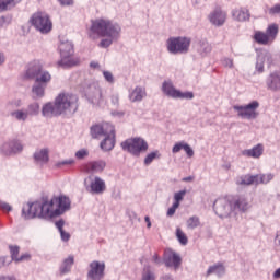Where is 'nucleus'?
Instances as JSON below:
<instances>
[{"mask_svg": "<svg viewBox=\"0 0 280 280\" xmlns=\"http://www.w3.org/2000/svg\"><path fill=\"white\" fill-rule=\"evenodd\" d=\"M69 209H71V199L67 196L54 197L50 200L44 197L42 201L26 203L22 209V217L24 220H34V218L51 220L62 215Z\"/></svg>", "mask_w": 280, "mask_h": 280, "instance_id": "1", "label": "nucleus"}, {"mask_svg": "<svg viewBox=\"0 0 280 280\" xmlns=\"http://www.w3.org/2000/svg\"><path fill=\"white\" fill-rule=\"evenodd\" d=\"M88 35L92 40L103 38L100 42L98 47L107 49L113 43L119 40V36H121V26L105 19L92 20Z\"/></svg>", "mask_w": 280, "mask_h": 280, "instance_id": "2", "label": "nucleus"}, {"mask_svg": "<svg viewBox=\"0 0 280 280\" xmlns=\"http://www.w3.org/2000/svg\"><path fill=\"white\" fill-rule=\"evenodd\" d=\"M82 93L90 104L93 106H100L104 102V96L102 95V86L97 81H85L82 84Z\"/></svg>", "mask_w": 280, "mask_h": 280, "instance_id": "3", "label": "nucleus"}, {"mask_svg": "<svg viewBox=\"0 0 280 280\" xmlns=\"http://www.w3.org/2000/svg\"><path fill=\"white\" fill-rule=\"evenodd\" d=\"M55 104L60 115L73 114L78 110V96L70 93H60L56 97Z\"/></svg>", "mask_w": 280, "mask_h": 280, "instance_id": "4", "label": "nucleus"}, {"mask_svg": "<svg viewBox=\"0 0 280 280\" xmlns=\"http://www.w3.org/2000/svg\"><path fill=\"white\" fill-rule=\"evenodd\" d=\"M191 45V38L189 37H170L166 40V48L170 54H188Z\"/></svg>", "mask_w": 280, "mask_h": 280, "instance_id": "5", "label": "nucleus"}, {"mask_svg": "<svg viewBox=\"0 0 280 280\" xmlns=\"http://www.w3.org/2000/svg\"><path fill=\"white\" fill-rule=\"evenodd\" d=\"M125 152H129L133 156H140L141 152H148V142L142 138H130L121 142Z\"/></svg>", "mask_w": 280, "mask_h": 280, "instance_id": "6", "label": "nucleus"}, {"mask_svg": "<svg viewBox=\"0 0 280 280\" xmlns=\"http://www.w3.org/2000/svg\"><path fill=\"white\" fill-rule=\"evenodd\" d=\"M31 23L42 34H49L54 27L51 19H49V14L42 11L32 15Z\"/></svg>", "mask_w": 280, "mask_h": 280, "instance_id": "7", "label": "nucleus"}, {"mask_svg": "<svg viewBox=\"0 0 280 280\" xmlns=\"http://www.w3.org/2000/svg\"><path fill=\"white\" fill-rule=\"evenodd\" d=\"M233 108L242 119H257L259 117V112H257L259 102L257 101H253L247 105H234Z\"/></svg>", "mask_w": 280, "mask_h": 280, "instance_id": "8", "label": "nucleus"}, {"mask_svg": "<svg viewBox=\"0 0 280 280\" xmlns=\"http://www.w3.org/2000/svg\"><path fill=\"white\" fill-rule=\"evenodd\" d=\"M51 82V73L43 72L40 77L35 80V83L32 88V93L34 98L45 97V90L47 84Z\"/></svg>", "mask_w": 280, "mask_h": 280, "instance_id": "9", "label": "nucleus"}, {"mask_svg": "<svg viewBox=\"0 0 280 280\" xmlns=\"http://www.w3.org/2000/svg\"><path fill=\"white\" fill-rule=\"evenodd\" d=\"M213 210L219 218H229L233 210V200L226 198H219L213 203Z\"/></svg>", "mask_w": 280, "mask_h": 280, "instance_id": "10", "label": "nucleus"}, {"mask_svg": "<svg viewBox=\"0 0 280 280\" xmlns=\"http://www.w3.org/2000/svg\"><path fill=\"white\" fill-rule=\"evenodd\" d=\"M43 62L34 60L28 63L27 69L24 73L25 80H38L43 73H49V71L43 69Z\"/></svg>", "mask_w": 280, "mask_h": 280, "instance_id": "11", "label": "nucleus"}, {"mask_svg": "<svg viewBox=\"0 0 280 280\" xmlns=\"http://www.w3.org/2000/svg\"><path fill=\"white\" fill-rule=\"evenodd\" d=\"M90 180V185L86 184V179L84 180V185H85V189L86 191H89V194H104V191H106V182H104V179H102L98 176L89 177Z\"/></svg>", "mask_w": 280, "mask_h": 280, "instance_id": "12", "label": "nucleus"}, {"mask_svg": "<svg viewBox=\"0 0 280 280\" xmlns=\"http://www.w3.org/2000/svg\"><path fill=\"white\" fill-rule=\"evenodd\" d=\"M163 261L166 268H174V270H178L183 264V258H180V255H178L176 252L165 249Z\"/></svg>", "mask_w": 280, "mask_h": 280, "instance_id": "13", "label": "nucleus"}, {"mask_svg": "<svg viewBox=\"0 0 280 280\" xmlns=\"http://www.w3.org/2000/svg\"><path fill=\"white\" fill-rule=\"evenodd\" d=\"M104 270H106V264L94 260L90 264V270L88 271V279L102 280L104 279Z\"/></svg>", "mask_w": 280, "mask_h": 280, "instance_id": "14", "label": "nucleus"}, {"mask_svg": "<svg viewBox=\"0 0 280 280\" xmlns=\"http://www.w3.org/2000/svg\"><path fill=\"white\" fill-rule=\"evenodd\" d=\"M110 132H115V126L109 122H103L101 125H94L91 127V135L93 139H100L101 137H105Z\"/></svg>", "mask_w": 280, "mask_h": 280, "instance_id": "15", "label": "nucleus"}, {"mask_svg": "<svg viewBox=\"0 0 280 280\" xmlns=\"http://www.w3.org/2000/svg\"><path fill=\"white\" fill-rule=\"evenodd\" d=\"M272 54L268 52L267 50H261L258 52L257 60H256V71L257 73H264V65H268V67H272Z\"/></svg>", "mask_w": 280, "mask_h": 280, "instance_id": "16", "label": "nucleus"}, {"mask_svg": "<svg viewBox=\"0 0 280 280\" xmlns=\"http://www.w3.org/2000/svg\"><path fill=\"white\" fill-rule=\"evenodd\" d=\"M208 19L215 27H222L226 23V12L217 8L209 14Z\"/></svg>", "mask_w": 280, "mask_h": 280, "instance_id": "17", "label": "nucleus"}, {"mask_svg": "<svg viewBox=\"0 0 280 280\" xmlns=\"http://www.w3.org/2000/svg\"><path fill=\"white\" fill-rule=\"evenodd\" d=\"M2 152L7 156H10V154H19L23 152V143L16 139L10 140L2 145Z\"/></svg>", "mask_w": 280, "mask_h": 280, "instance_id": "18", "label": "nucleus"}, {"mask_svg": "<svg viewBox=\"0 0 280 280\" xmlns=\"http://www.w3.org/2000/svg\"><path fill=\"white\" fill-rule=\"evenodd\" d=\"M232 19L238 23L250 21V11L246 8H236L232 10Z\"/></svg>", "mask_w": 280, "mask_h": 280, "instance_id": "19", "label": "nucleus"}, {"mask_svg": "<svg viewBox=\"0 0 280 280\" xmlns=\"http://www.w3.org/2000/svg\"><path fill=\"white\" fill-rule=\"evenodd\" d=\"M266 85L269 91H280V72L270 73L266 80Z\"/></svg>", "mask_w": 280, "mask_h": 280, "instance_id": "20", "label": "nucleus"}, {"mask_svg": "<svg viewBox=\"0 0 280 280\" xmlns=\"http://www.w3.org/2000/svg\"><path fill=\"white\" fill-rule=\"evenodd\" d=\"M42 115L43 117L51 119V117H59L61 114L56 103H46L42 108Z\"/></svg>", "mask_w": 280, "mask_h": 280, "instance_id": "21", "label": "nucleus"}, {"mask_svg": "<svg viewBox=\"0 0 280 280\" xmlns=\"http://www.w3.org/2000/svg\"><path fill=\"white\" fill-rule=\"evenodd\" d=\"M232 207L234 211H248L250 209V203L244 197H236L232 199Z\"/></svg>", "mask_w": 280, "mask_h": 280, "instance_id": "22", "label": "nucleus"}, {"mask_svg": "<svg viewBox=\"0 0 280 280\" xmlns=\"http://www.w3.org/2000/svg\"><path fill=\"white\" fill-rule=\"evenodd\" d=\"M148 93L145 92V88L143 86H136L130 93H129V100L130 102H143V98H145Z\"/></svg>", "mask_w": 280, "mask_h": 280, "instance_id": "23", "label": "nucleus"}, {"mask_svg": "<svg viewBox=\"0 0 280 280\" xmlns=\"http://www.w3.org/2000/svg\"><path fill=\"white\" fill-rule=\"evenodd\" d=\"M34 160L37 165H40V167H43V165H47V163H49V150L42 149L35 152Z\"/></svg>", "mask_w": 280, "mask_h": 280, "instance_id": "24", "label": "nucleus"}, {"mask_svg": "<svg viewBox=\"0 0 280 280\" xmlns=\"http://www.w3.org/2000/svg\"><path fill=\"white\" fill-rule=\"evenodd\" d=\"M104 140L101 142V148L105 152H110L115 148V129L114 132H109L107 136H104Z\"/></svg>", "mask_w": 280, "mask_h": 280, "instance_id": "25", "label": "nucleus"}, {"mask_svg": "<svg viewBox=\"0 0 280 280\" xmlns=\"http://www.w3.org/2000/svg\"><path fill=\"white\" fill-rule=\"evenodd\" d=\"M106 162L104 161L90 162L86 165V172H89L90 174H100L101 172H104Z\"/></svg>", "mask_w": 280, "mask_h": 280, "instance_id": "26", "label": "nucleus"}, {"mask_svg": "<svg viewBox=\"0 0 280 280\" xmlns=\"http://www.w3.org/2000/svg\"><path fill=\"white\" fill-rule=\"evenodd\" d=\"M243 156H248L252 159H259L264 154V145L257 144L253 149H246L242 151Z\"/></svg>", "mask_w": 280, "mask_h": 280, "instance_id": "27", "label": "nucleus"}, {"mask_svg": "<svg viewBox=\"0 0 280 280\" xmlns=\"http://www.w3.org/2000/svg\"><path fill=\"white\" fill-rule=\"evenodd\" d=\"M212 49L213 47H211V44H209L207 39L200 40L196 46V50L199 52L201 58L209 56V52L212 51Z\"/></svg>", "mask_w": 280, "mask_h": 280, "instance_id": "28", "label": "nucleus"}, {"mask_svg": "<svg viewBox=\"0 0 280 280\" xmlns=\"http://www.w3.org/2000/svg\"><path fill=\"white\" fill-rule=\"evenodd\" d=\"M162 91L167 95V97H173V100H176L178 95V90L174 88V84L172 81H164L162 84Z\"/></svg>", "mask_w": 280, "mask_h": 280, "instance_id": "29", "label": "nucleus"}, {"mask_svg": "<svg viewBox=\"0 0 280 280\" xmlns=\"http://www.w3.org/2000/svg\"><path fill=\"white\" fill-rule=\"evenodd\" d=\"M61 58H69L73 56V44L71 42H61L59 45Z\"/></svg>", "mask_w": 280, "mask_h": 280, "instance_id": "30", "label": "nucleus"}, {"mask_svg": "<svg viewBox=\"0 0 280 280\" xmlns=\"http://www.w3.org/2000/svg\"><path fill=\"white\" fill-rule=\"evenodd\" d=\"M80 60L73 57H61V60L58 61V66L62 67V69H69L71 67H75L79 65Z\"/></svg>", "mask_w": 280, "mask_h": 280, "instance_id": "31", "label": "nucleus"}, {"mask_svg": "<svg viewBox=\"0 0 280 280\" xmlns=\"http://www.w3.org/2000/svg\"><path fill=\"white\" fill-rule=\"evenodd\" d=\"M10 116L16 121H27L30 118L26 109H16L10 113Z\"/></svg>", "mask_w": 280, "mask_h": 280, "instance_id": "32", "label": "nucleus"}, {"mask_svg": "<svg viewBox=\"0 0 280 280\" xmlns=\"http://www.w3.org/2000/svg\"><path fill=\"white\" fill-rule=\"evenodd\" d=\"M55 226L58 229L60 235H61V240L62 242H69V240H71V234H69V232H66L62 228L65 226V221L61 219L57 222H55Z\"/></svg>", "mask_w": 280, "mask_h": 280, "instance_id": "33", "label": "nucleus"}, {"mask_svg": "<svg viewBox=\"0 0 280 280\" xmlns=\"http://www.w3.org/2000/svg\"><path fill=\"white\" fill-rule=\"evenodd\" d=\"M224 272H226V269L224 268V265L222 264H217L213 265L211 267H209L207 275H218V277H222V275H224Z\"/></svg>", "mask_w": 280, "mask_h": 280, "instance_id": "34", "label": "nucleus"}, {"mask_svg": "<svg viewBox=\"0 0 280 280\" xmlns=\"http://www.w3.org/2000/svg\"><path fill=\"white\" fill-rule=\"evenodd\" d=\"M254 40H256L258 45H268V43H270L268 35L261 31L255 33Z\"/></svg>", "mask_w": 280, "mask_h": 280, "instance_id": "35", "label": "nucleus"}, {"mask_svg": "<svg viewBox=\"0 0 280 280\" xmlns=\"http://www.w3.org/2000/svg\"><path fill=\"white\" fill-rule=\"evenodd\" d=\"M25 110L28 117H36L40 113V105L36 102L31 103Z\"/></svg>", "mask_w": 280, "mask_h": 280, "instance_id": "36", "label": "nucleus"}, {"mask_svg": "<svg viewBox=\"0 0 280 280\" xmlns=\"http://www.w3.org/2000/svg\"><path fill=\"white\" fill-rule=\"evenodd\" d=\"M22 0H2L0 1V12H5V10H11L18 3H21Z\"/></svg>", "mask_w": 280, "mask_h": 280, "instance_id": "37", "label": "nucleus"}, {"mask_svg": "<svg viewBox=\"0 0 280 280\" xmlns=\"http://www.w3.org/2000/svg\"><path fill=\"white\" fill-rule=\"evenodd\" d=\"M257 176V185H268L270 180L275 178V174L267 173V174H258Z\"/></svg>", "mask_w": 280, "mask_h": 280, "instance_id": "38", "label": "nucleus"}, {"mask_svg": "<svg viewBox=\"0 0 280 280\" xmlns=\"http://www.w3.org/2000/svg\"><path fill=\"white\" fill-rule=\"evenodd\" d=\"M73 266V256H69L63 260V264L60 267L61 275H67V272L71 271V267Z\"/></svg>", "mask_w": 280, "mask_h": 280, "instance_id": "39", "label": "nucleus"}, {"mask_svg": "<svg viewBox=\"0 0 280 280\" xmlns=\"http://www.w3.org/2000/svg\"><path fill=\"white\" fill-rule=\"evenodd\" d=\"M278 34H279V25L271 24L268 26L266 31V35L268 36L269 40H275Z\"/></svg>", "mask_w": 280, "mask_h": 280, "instance_id": "40", "label": "nucleus"}, {"mask_svg": "<svg viewBox=\"0 0 280 280\" xmlns=\"http://www.w3.org/2000/svg\"><path fill=\"white\" fill-rule=\"evenodd\" d=\"M186 224H187V228H188V229H191V230L198 229V226H200V218H199V217H196V215L190 217V218L187 220Z\"/></svg>", "mask_w": 280, "mask_h": 280, "instance_id": "41", "label": "nucleus"}, {"mask_svg": "<svg viewBox=\"0 0 280 280\" xmlns=\"http://www.w3.org/2000/svg\"><path fill=\"white\" fill-rule=\"evenodd\" d=\"M176 237L179 244H182V246H187V243L189 242V240L187 238V235L183 233V230H180V228L176 229Z\"/></svg>", "mask_w": 280, "mask_h": 280, "instance_id": "42", "label": "nucleus"}, {"mask_svg": "<svg viewBox=\"0 0 280 280\" xmlns=\"http://www.w3.org/2000/svg\"><path fill=\"white\" fill-rule=\"evenodd\" d=\"M241 183L242 185H258L257 175H246Z\"/></svg>", "mask_w": 280, "mask_h": 280, "instance_id": "43", "label": "nucleus"}, {"mask_svg": "<svg viewBox=\"0 0 280 280\" xmlns=\"http://www.w3.org/2000/svg\"><path fill=\"white\" fill-rule=\"evenodd\" d=\"M154 159H161L159 151H153L149 153L144 159V165H150Z\"/></svg>", "mask_w": 280, "mask_h": 280, "instance_id": "44", "label": "nucleus"}, {"mask_svg": "<svg viewBox=\"0 0 280 280\" xmlns=\"http://www.w3.org/2000/svg\"><path fill=\"white\" fill-rule=\"evenodd\" d=\"M175 100H194V92H180V90H178Z\"/></svg>", "mask_w": 280, "mask_h": 280, "instance_id": "45", "label": "nucleus"}, {"mask_svg": "<svg viewBox=\"0 0 280 280\" xmlns=\"http://www.w3.org/2000/svg\"><path fill=\"white\" fill-rule=\"evenodd\" d=\"M187 194V190H180L178 192H175L174 195V205H177V207H180V201L185 198V195Z\"/></svg>", "mask_w": 280, "mask_h": 280, "instance_id": "46", "label": "nucleus"}, {"mask_svg": "<svg viewBox=\"0 0 280 280\" xmlns=\"http://www.w3.org/2000/svg\"><path fill=\"white\" fill-rule=\"evenodd\" d=\"M184 148H185V141L177 142L173 147L172 152H173V154H178V152H180V150H184Z\"/></svg>", "mask_w": 280, "mask_h": 280, "instance_id": "47", "label": "nucleus"}, {"mask_svg": "<svg viewBox=\"0 0 280 280\" xmlns=\"http://www.w3.org/2000/svg\"><path fill=\"white\" fill-rule=\"evenodd\" d=\"M10 253L13 261H16L19 259V246H10Z\"/></svg>", "mask_w": 280, "mask_h": 280, "instance_id": "48", "label": "nucleus"}, {"mask_svg": "<svg viewBox=\"0 0 280 280\" xmlns=\"http://www.w3.org/2000/svg\"><path fill=\"white\" fill-rule=\"evenodd\" d=\"M103 75H104L106 82H109V84H113L115 82V77H113V72L104 71Z\"/></svg>", "mask_w": 280, "mask_h": 280, "instance_id": "49", "label": "nucleus"}, {"mask_svg": "<svg viewBox=\"0 0 280 280\" xmlns=\"http://www.w3.org/2000/svg\"><path fill=\"white\" fill-rule=\"evenodd\" d=\"M184 151L186 152L187 156L191 159L194 156V149L188 143L184 144Z\"/></svg>", "mask_w": 280, "mask_h": 280, "instance_id": "50", "label": "nucleus"}, {"mask_svg": "<svg viewBox=\"0 0 280 280\" xmlns=\"http://www.w3.org/2000/svg\"><path fill=\"white\" fill-rule=\"evenodd\" d=\"M269 14L275 16V14H280V4H276L269 9Z\"/></svg>", "mask_w": 280, "mask_h": 280, "instance_id": "51", "label": "nucleus"}, {"mask_svg": "<svg viewBox=\"0 0 280 280\" xmlns=\"http://www.w3.org/2000/svg\"><path fill=\"white\" fill-rule=\"evenodd\" d=\"M0 209H2V211H7L9 213V211H12V206H10V203H8V202L0 201Z\"/></svg>", "mask_w": 280, "mask_h": 280, "instance_id": "52", "label": "nucleus"}, {"mask_svg": "<svg viewBox=\"0 0 280 280\" xmlns=\"http://www.w3.org/2000/svg\"><path fill=\"white\" fill-rule=\"evenodd\" d=\"M178 203H173V206L167 210L168 218H172L174 213H176V209H178Z\"/></svg>", "mask_w": 280, "mask_h": 280, "instance_id": "53", "label": "nucleus"}, {"mask_svg": "<svg viewBox=\"0 0 280 280\" xmlns=\"http://www.w3.org/2000/svg\"><path fill=\"white\" fill-rule=\"evenodd\" d=\"M75 156L77 159H84V156H89V151L82 149V150H79L77 153H75Z\"/></svg>", "mask_w": 280, "mask_h": 280, "instance_id": "54", "label": "nucleus"}, {"mask_svg": "<svg viewBox=\"0 0 280 280\" xmlns=\"http://www.w3.org/2000/svg\"><path fill=\"white\" fill-rule=\"evenodd\" d=\"M71 164H73V160H65V161L58 162L56 164V167H62V165H71Z\"/></svg>", "mask_w": 280, "mask_h": 280, "instance_id": "55", "label": "nucleus"}, {"mask_svg": "<svg viewBox=\"0 0 280 280\" xmlns=\"http://www.w3.org/2000/svg\"><path fill=\"white\" fill-rule=\"evenodd\" d=\"M223 66L224 67H229L230 69H232V67H233V59L225 58L223 60Z\"/></svg>", "mask_w": 280, "mask_h": 280, "instance_id": "56", "label": "nucleus"}, {"mask_svg": "<svg viewBox=\"0 0 280 280\" xmlns=\"http://www.w3.org/2000/svg\"><path fill=\"white\" fill-rule=\"evenodd\" d=\"M3 266H8V257L5 256L0 257V268H3Z\"/></svg>", "mask_w": 280, "mask_h": 280, "instance_id": "57", "label": "nucleus"}, {"mask_svg": "<svg viewBox=\"0 0 280 280\" xmlns=\"http://www.w3.org/2000/svg\"><path fill=\"white\" fill-rule=\"evenodd\" d=\"M112 104H114V106H119V95L112 96Z\"/></svg>", "mask_w": 280, "mask_h": 280, "instance_id": "58", "label": "nucleus"}, {"mask_svg": "<svg viewBox=\"0 0 280 280\" xmlns=\"http://www.w3.org/2000/svg\"><path fill=\"white\" fill-rule=\"evenodd\" d=\"M60 5H73V0H58Z\"/></svg>", "mask_w": 280, "mask_h": 280, "instance_id": "59", "label": "nucleus"}, {"mask_svg": "<svg viewBox=\"0 0 280 280\" xmlns=\"http://www.w3.org/2000/svg\"><path fill=\"white\" fill-rule=\"evenodd\" d=\"M113 117H124L126 115L125 112L114 110L112 112Z\"/></svg>", "mask_w": 280, "mask_h": 280, "instance_id": "60", "label": "nucleus"}, {"mask_svg": "<svg viewBox=\"0 0 280 280\" xmlns=\"http://www.w3.org/2000/svg\"><path fill=\"white\" fill-rule=\"evenodd\" d=\"M9 106H14V108H21L22 103H21V101H14V102L9 103Z\"/></svg>", "mask_w": 280, "mask_h": 280, "instance_id": "61", "label": "nucleus"}, {"mask_svg": "<svg viewBox=\"0 0 280 280\" xmlns=\"http://www.w3.org/2000/svg\"><path fill=\"white\" fill-rule=\"evenodd\" d=\"M152 260H153L158 266H160V264H161V257H159V254H154L153 257H152Z\"/></svg>", "mask_w": 280, "mask_h": 280, "instance_id": "62", "label": "nucleus"}, {"mask_svg": "<svg viewBox=\"0 0 280 280\" xmlns=\"http://www.w3.org/2000/svg\"><path fill=\"white\" fill-rule=\"evenodd\" d=\"M26 259H30V254H24L21 257H18L15 261H25Z\"/></svg>", "mask_w": 280, "mask_h": 280, "instance_id": "63", "label": "nucleus"}, {"mask_svg": "<svg viewBox=\"0 0 280 280\" xmlns=\"http://www.w3.org/2000/svg\"><path fill=\"white\" fill-rule=\"evenodd\" d=\"M0 280H16V278L10 276H2L0 277Z\"/></svg>", "mask_w": 280, "mask_h": 280, "instance_id": "64", "label": "nucleus"}]
</instances>
